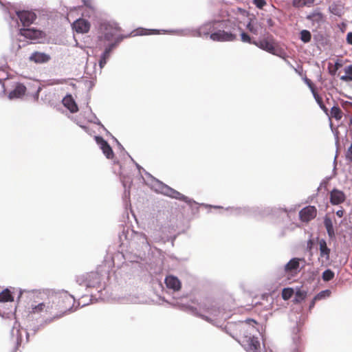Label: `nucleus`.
Here are the masks:
<instances>
[{
	"label": "nucleus",
	"mask_w": 352,
	"mask_h": 352,
	"mask_svg": "<svg viewBox=\"0 0 352 352\" xmlns=\"http://www.w3.org/2000/svg\"><path fill=\"white\" fill-rule=\"evenodd\" d=\"M218 28H221L210 34V38L214 41H233L236 38V32L240 28L234 21L223 20L219 22Z\"/></svg>",
	"instance_id": "nucleus-1"
},
{
	"label": "nucleus",
	"mask_w": 352,
	"mask_h": 352,
	"mask_svg": "<svg viewBox=\"0 0 352 352\" xmlns=\"http://www.w3.org/2000/svg\"><path fill=\"white\" fill-rule=\"evenodd\" d=\"M53 309L59 310L64 313L72 312L77 309L74 308L75 303L74 297L67 292H63L60 294H54L50 296Z\"/></svg>",
	"instance_id": "nucleus-2"
},
{
	"label": "nucleus",
	"mask_w": 352,
	"mask_h": 352,
	"mask_svg": "<svg viewBox=\"0 0 352 352\" xmlns=\"http://www.w3.org/2000/svg\"><path fill=\"white\" fill-rule=\"evenodd\" d=\"M153 188L157 192L161 193L167 197L178 199L180 201H183L189 205H191L192 204H195V201H193L192 199L188 198V197L184 195L177 190L170 188V186H167L166 184L162 183L159 180H156L155 184L154 185Z\"/></svg>",
	"instance_id": "nucleus-3"
},
{
	"label": "nucleus",
	"mask_w": 352,
	"mask_h": 352,
	"mask_svg": "<svg viewBox=\"0 0 352 352\" xmlns=\"http://www.w3.org/2000/svg\"><path fill=\"white\" fill-rule=\"evenodd\" d=\"M77 282L87 288H96L98 292H100L102 289L100 285L101 277L98 272H91L82 275L78 278Z\"/></svg>",
	"instance_id": "nucleus-4"
},
{
	"label": "nucleus",
	"mask_w": 352,
	"mask_h": 352,
	"mask_svg": "<svg viewBox=\"0 0 352 352\" xmlns=\"http://www.w3.org/2000/svg\"><path fill=\"white\" fill-rule=\"evenodd\" d=\"M14 12L15 15H12L10 11L8 12L10 19L16 25H19L18 19H19L24 28L30 26L36 19V14L33 11L15 10Z\"/></svg>",
	"instance_id": "nucleus-5"
},
{
	"label": "nucleus",
	"mask_w": 352,
	"mask_h": 352,
	"mask_svg": "<svg viewBox=\"0 0 352 352\" xmlns=\"http://www.w3.org/2000/svg\"><path fill=\"white\" fill-rule=\"evenodd\" d=\"M192 311L195 315L202 318L203 319L216 326L219 325V322L217 321L218 319L226 318L224 310L220 309L219 307H216L215 306H213L211 308H207L206 311L209 316H205L199 314L196 309H192Z\"/></svg>",
	"instance_id": "nucleus-6"
},
{
	"label": "nucleus",
	"mask_w": 352,
	"mask_h": 352,
	"mask_svg": "<svg viewBox=\"0 0 352 352\" xmlns=\"http://www.w3.org/2000/svg\"><path fill=\"white\" fill-rule=\"evenodd\" d=\"M100 30L102 34L100 38H104L105 41H109L114 38L120 28L116 22H103L100 25Z\"/></svg>",
	"instance_id": "nucleus-7"
},
{
	"label": "nucleus",
	"mask_w": 352,
	"mask_h": 352,
	"mask_svg": "<svg viewBox=\"0 0 352 352\" xmlns=\"http://www.w3.org/2000/svg\"><path fill=\"white\" fill-rule=\"evenodd\" d=\"M306 19L311 23L313 28L318 29L325 22L326 16L320 8H316L306 16Z\"/></svg>",
	"instance_id": "nucleus-8"
},
{
	"label": "nucleus",
	"mask_w": 352,
	"mask_h": 352,
	"mask_svg": "<svg viewBox=\"0 0 352 352\" xmlns=\"http://www.w3.org/2000/svg\"><path fill=\"white\" fill-rule=\"evenodd\" d=\"M129 35L122 36L119 35L115 38V41L109 44L104 49V52L102 53L99 60V66L100 69H102L104 65L107 64L109 58H110L111 53L112 50L116 47V46L120 43L124 38H126Z\"/></svg>",
	"instance_id": "nucleus-9"
},
{
	"label": "nucleus",
	"mask_w": 352,
	"mask_h": 352,
	"mask_svg": "<svg viewBox=\"0 0 352 352\" xmlns=\"http://www.w3.org/2000/svg\"><path fill=\"white\" fill-rule=\"evenodd\" d=\"M252 324H256V321L253 319H247L245 321L240 322L239 324H229L228 325H226L224 328L225 331L230 335L233 338L236 339L235 338V336L230 331L232 329L235 328L237 330L239 331H247L246 328L248 326V328L250 331L254 330V327H253Z\"/></svg>",
	"instance_id": "nucleus-10"
},
{
	"label": "nucleus",
	"mask_w": 352,
	"mask_h": 352,
	"mask_svg": "<svg viewBox=\"0 0 352 352\" xmlns=\"http://www.w3.org/2000/svg\"><path fill=\"white\" fill-rule=\"evenodd\" d=\"M219 22H220V21L216 20L206 22L199 28H197L196 30L194 31L195 36L201 37L202 36L210 35V32L212 30H214L217 28V27H216V25H219Z\"/></svg>",
	"instance_id": "nucleus-11"
},
{
	"label": "nucleus",
	"mask_w": 352,
	"mask_h": 352,
	"mask_svg": "<svg viewBox=\"0 0 352 352\" xmlns=\"http://www.w3.org/2000/svg\"><path fill=\"white\" fill-rule=\"evenodd\" d=\"M20 35L28 38L30 40L36 41L39 38H43L45 34L43 31L37 30L36 28H21L19 30Z\"/></svg>",
	"instance_id": "nucleus-12"
},
{
	"label": "nucleus",
	"mask_w": 352,
	"mask_h": 352,
	"mask_svg": "<svg viewBox=\"0 0 352 352\" xmlns=\"http://www.w3.org/2000/svg\"><path fill=\"white\" fill-rule=\"evenodd\" d=\"M250 333V336L245 335V340L246 344H245V349L247 352H262L261 351L260 342L258 340V338L255 336H251Z\"/></svg>",
	"instance_id": "nucleus-13"
},
{
	"label": "nucleus",
	"mask_w": 352,
	"mask_h": 352,
	"mask_svg": "<svg viewBox=\"0 0 352 352\" xmlns=\"http://www.w3.org/2000/svg\"><path fill=\"white\" fill-rule=\"evenodd\" d=\"M53 310V304H52L50 297L47 300L35 305H32L31 313L41 314L43 312H45L52 314Z\"/></svg>",
	"instance_id": "nucleus-14"
},
{
	"label": "nucleus",
	"mask_w": 352,
	"mask_h": 352,
	"mask_svg": "<svg viewBox=\"0 0 352 352\" xmlns=\"http://www.w3.org/2000/svg\"><path fill=\"white\" fill-rule=\"evenodd\" d=\"M317 214V210L315 206H308L303 208L299 212V217L303 222H309L314 219Z\"/></svg>",
	"instance_id": "nucleus-15"
},
{
	"label": "nucleus",
	"mask_w": 352,
	"mask_h": 352,
	"mask_svg": "<svg viewBox=\"0 0 352 352\" xmlns=\"http://www.w3.org/2000/svg\"><path fill=\"white\" fill-rule=\"evenodd\" d=\"M320 257L319 261H321L322 263H327L330 259L331 249L327 246V243L325 239H320L318 240Z\"/></svg>",
	"instance_id": "nucleus-16"
},
{
	"label": "nucleus",
	"mask_w": 352,
	"mask_h": 352,
	"mask_svg": "<svg viewBox=\"0 0 352 352\" xmlns=\"http://www.w3.org/2000/svg\"><path fill=\"white\" fill-rule=\"evenodd\" d=\"M95 140L107 158L112 159L114 154L108 142L100 136H95Z\"/></svg>",
	"instance_id": "nucleus-17"
},
{
	"label": "nucleus",
	"mask_w": 352,
	"mask_h": 352,
	"mask_svg": "<svg viewBox=\"0 0 352 352\" xmlns=\"http://www.w3.org/2000/svg\"><path fill=\"white\" fill-rule=\"evenodd\" d=\"M72 28L78 33H87L89 31L90 23L84 19H78L73 23Z\"/></svg>",
	"instance_id": "nucleus-18"
},
{
	"label": "nucleus",
	"mask_w": 352,
	"mask_h": 352,
	"mask_svg": "<svg viewBox=\"0 0 352 352\" xmlns=\"http://www.w3.org/2000/svg\"><path fill=\"white\" fill-rule=\"evenodd\" d=\"M253 44L272 54H277V50L273 43L268 40L263 39L258 41H253Z\"/></svg>",
	"instance_id": "nucleus-19"
},
{
	"label": "nucleus",
	"mask_w": 352,
	"mask_h": 352,
	"mask_svg": "<svg viewBox=\"0 0 352 352\" xmlns=\"http://www.w3.org/2000/svg\"><path fill=\"white\" fill-rule=\"evenodd\" d=\"M11 338L14 342V350L12 352H16V349L21 345V334L20 332V324L15 322L12 329L11 330Z\"/></svg>",
	"instance_id": "nucleus-20"
},
{
	"label": "nucleus",
	"mask_w": 352,
	"mask_h": 352,
	"mask_svg": "<svg viewBox=\"0 0 352 352\" xmlns=\"http://www.w3.org/2000/svg\"><path fill=\"white\" fill-rule=\"evenodd\" d=\"M346 196L344 193L336 188L330 192V202L332 205H338L345 201Z\"/></svg>",
	"instance_id": "nucleus-21"
},
{
	"label": "nucleus",
	"mask_w": 352,
	"mask_h": 352,
	"mask_svg": "<svg viewBox=\"0 0 352 352\" xmlns=\"http://www.w3.org/2000/svg\"><path fill=\"white\" fill-rule=\"evenodd\" d=\"M165 284L168 289L174 292L179 291L181 288L182 284L179 278L175 276H167L164 280Z\"/></svg>",
	"instance_id": "nucleus-22"
},
{
	"label": "nucleus",
	"mask_w": 352,
	"mask_h": 352,
	"mask_svg": "<svg viewBox=\"0 0 352 352\" xmlns=\"http://www.w3.org/2000/svg\"><path fill=\"white\" fill-rule=\"evenodd\" d=\"M62 102L63 105L69 109L71 113H76L78 111V105L72 95L67 94L63 98Z\"/></svg>",
	"instance_id": "nucleus-23"
},
{
	"label": "nucleus",
	"mask_w": 352,
	"mask_h": 352,
	"mask_svg": "<svg viewBox=\"0 0 352 352\" xmlns=\"http://www.w3.org/2000/svg\"><path fill=\"white\" fill-rule=\"evenodd\" d=\"M26 87L22 83H18L14 90L10 91L8 94V98L13 100L21 98L25 93Z\"/></svg>",
	"instance_id": "nucleus-24"
},
{
	"label": "nucleus",
	"mask_w": 352,
	"mask_h": 352,
	"mask_svg": "<svg viewBox=\"0 0 352 352\" xmlns=\"http://www.w3.org/2000/svg\"><path fill=\"white\" fill-rule=\"evenodd\" d=\"M134 240H136L139 245H140V248L143 250H148L150 248V245L148 243L147 237L146 234L142 232H135L133 236Z\"/></svg>",
	"instance_id": "nucleus-25"
},
{
	"label": "nucleus",
	"mask_w": 352,
	"mask_h": 352,
	"mask_svg": "<svg viewBox=\"0 0 352 352\" xmlns=\"http://www.w3.org/2000/svg\"><path fill=\"white\" fill-rule=\"evenodd\" d=\"M50 57L49 55L38 52L32 53L30 56V60L36 63H46L50 60Z\"/></svg>",
	"instance_id": "nucleus-26"
},
{
	"label": "nucleus",
	"mask_w": 352,
	"mask_h": 352,
	"mask_svg": "<svg viewBox=\"0 0 352 352\" xmlns=\"http://www.w3.org/2000/svg\"><path fill=\"white\" fill-rule=\"evenodd\" d=\"M231 210V212L234 214H253L254 215H256L257 213H260L258 212V208H250L247 207L244 208H230Z\"/></svg>",
	"instance_id": "nucleus-27"
},
{
	"label": "nucleus",
	"mask_w": 352,
	"mask_h": 352,
	"mask_svg": "<svg viewBox=\"0 0 352 352\" xmlns=\"http://www.w3.org/2000/svg\"><path fill=\"white\" fill-rule=\"evenodd\" d=\"M299 268V259L297 258H292L285 265V271L286 272H296Z\"/></svg>",
	"instance_id": "nucleus-28"
},
{
	"label": "nucleus",
	"mask_w": 352,
	"mask_h": 352,
	"mask_svg": "<svg viewBox=\"0 0 352 352\" xmlns=\"http://www.w3.org/2000/svg\"><path fill=\"white\" fill-rule=\"evenodd\" d=\"M324 225L327 230L328 236L330 238L334 237L335 236V230L333 228L332 220L329 217H325L324 219Z\"/></svg>",
	"instance_id": "nucleus-29"
},
{
	"label": "nucleus",
	"mask_w": 352,
	"mask_h": 352,
	"mask_svg": "<svg viewBox=\"0 0 352 352\" xmlns=\"http://www.w3.org/2000/svg\"><path fill=\"white\" fill-rule=\"evenodd\" d=\"M315 0H293L292 5L294 8H300L303 7H311L314 3Z\"/></svg>",
	"instance_id": "nucleus-30"
},
{
	"label": "nucleus",
	"mask_w": 352,
	"mask_h": 352,
	"mask_svg": "<svg viewBox=\"0 0 352 352\" xmlns=\"http://www.w3.org/2000/svg\"><path fill=\"white\" fill-rule=\"evenodd\" d=\"M84 6L89 9L87 11V14L85 13L86 11L84 12V15L87 16L89 17L91 16V14H94L95 12V5L92 0H82Z\"/></svg>",
	"instance_id": "nucleus-31"
},
{
	"label": "nucleus",
	"mask_w": 352,
	"mask_h": 352,
	"mask_svg": "<svg viewBox=\"0 0 352 352\" xmlns=\"http://www.w3.org/2000/svg\"><path fill=\"white\" fill-rule=\"evenodd\" d=\"M329 12L336 16H340L342 14V7L341 5L333 3L329 7Z\"/></svg>",
	"instance_id": "nucleus-32"
},
{
	"label": "nucleus",
	"mask_w": 352,
	"mask_h": 352,
	"mask_svg": "<svg viewBox=\"0 0 352 352\" xmlns=\"http://www.w3.org/2000/svg\"><path fill=\"white\" fill-rule=\"evenodd\" d=\"M345 75L340 77V80L344 82L352 81V65L345 67Z\"/></svg>",
	"instance_id": "nucleus-33"
},
{
	"label": "nucleus",
	"mask_w": 352,
	"mask_h": 352,
	"mask_svg": "<svg viewBox=\"0 0 352 352\" xmlns=\"http://www.w3.org/2000/svg\"><path fill=\"white\" fill-rule=\"evenodd\" d=\"M14 298L9 291V289H6L3 292L0 293V302H10L13 301Z\"/></svg>",
	"instance_id": "nucleus-34"
},
{
	"label": "nucleus",
	"mask_w": 352,
	"mask_h": 352,
	"mask_svg": "<svg viewBox=\"0 0 352 352\" xmlns=\"http://www.w3.org/2000/svg\"><path fill=\"white\" fill-rule=\"evenodd\" d=\"M300 39L304 43H307L311 41V34L307 30H302L300 32Z\"/></svg>",
	"instance_id": "nucleus-35"
},
{
	"label": "nucleus",
	"mask_w": 352,
	"mask_h": 352,
	"mask_svg": "<svg viewBox=\"0 0 352 352\" xmlns=\"http://www.w3.org/2000/svg\"><path fill=\"white\" fill-rule=\"evenodd\" d=\"M307 296V292L301 289H298L295 293L294 301L300 302L304 300Z\"/></svg>",
	"instance_id": "nucleus-36"
},
{
	"label": "nucleus",
	"mask_w": 352,
	"mask_h": 352,
	"mask_svg": "<svg viewBox=\"0 0 352 352\" xmlns=\"http://www.w3.org/2000/svg\"><path fill=\"white\" fill-rule=\"evenodd\" d=\"M196 30V29H183V30H177L171 31L172 32H175L177 34L180 36H195L194 35V31Z\"/></svg>",
	"instance_id": "nucleus-37"
},
{
	"label": "nucleus",
	"mask_w": 352,
	"mask_h": 352,
	"mask_svg": "<svg viewBox=\"0 0 352 352\" xmlns=\"http://www.w3.org/2000/svg\"><path fill=\"white\" fill-rule=\"evenodd\" d=\"M331 291L329 289H325L320 292L314 296L315 300H321L330 296Z\"/></svg>",
	"instance_id": "nucleus-38"
},
{
	"label": "nucleus",
	"mask_w": 352,
	"mask_h": 352,
	"mask_svg": "<svg viewBox=\"0 0 352 352\" xmlns=\"http://www.w3.org/2000/svg\"><path fill=\"white\" fill-rule=\"evenodd\" d=\"M334 272L331 270L327 269L323 272L322 278L324 281L328 282L334 278Z\"/></svg>",
	"instance_id": "nucleus-39"
},
{
	"label": "nucleus",
	"mask_w": 352,
	"mask_h": 352,
	"mask_svg": "<svg viewBox=\"0 0 352 352\" xmlns=\"http://www.w3.org/2000/svg\"><path fill=\"white\" fill-rule=\"evenodd\" d=\"M331 114L336 120H339L342 118V111L339 107L333 106L331 109Z\"/></svg>",
	"instance_id": "nucleus-40"
},
{
	"label": "nucleus",
	"mask_w": 352,
	"mask_h": 352,
	"mask_svg": "<svg viewBox=\"0 0 352 352\" xmlns=\"http://www.w3.org/2000/svg\"><path fill=\"white\" fill-rule=\"evenodd\" d=\"M313 95L316 101L320 106V109H322L325 113L328 114V109L323 104L322 99L321 98V97H320L319 95L316 91L313 93Z\"/></svg>",
	"instance_id": "nucleus-41"
},
{
	"label": "nucleus",
	"mask_w": 352,
	"mask_h": 352,
	"mask_svg": "<svg viewBox=\"0 0 352 352\" xmlns=\"http://www.w3.org/2000/svg\"><path fill=\"white\" fill-rule=\"evenodd\" d=\"M157 32H158V30H155V29H153V30L139 29V30H136V33L134 34V36L156 34Z\"/></svg>",
	"instance_id": "nucleus-42"
},
{
	"label": "nucleus",
	"mask_w": 352,
	"mask_h": 352,
	"mask_svg": "<svg viewBox=\"0 0 352 352\" xmlns=\"http://www.w3.org/2000/svg\"><path fill=\"white\" fill-rule=\"evenodd\" d=\"M294 294V290L292 288H285L282 292V297L284 300L289 299Z\"/></svg>",
	"instance_id": "nucleus-43"
},
{
	"label": "nucleus",
	"mask_w": 352,
	"mask_h": 352,
	"mask_svg": "<svg viewBox=\"0 0 352 352\" xmlns=\"http://www.w3.org/2000/svg\"><path fill=\"white\" fill-rule=\"evenodd\" d=\"M329 125H330L331 129L332 132L333 133V135L335 137L336 144L337 146H338V145H339V131L337 129H333L331 122H330Z\"/></svg>",
	"instance_id": "nucleus-44"
},
{
	"label": "nucleus",
	"mask_w": 352,
	"mask_h": 352,
	"mask_svg": "<svg viewBox=\"0 0 352 352\" xmlns=\"http://www.w3.org/2000/svg\"><path fill=\"white\" fill-rule=\"evenodd\" d=\"M241 41L244 43H252L251 37L245 32H242L241 34Z\"/></svg>",
	"instance_id": "nucleus-45"
},
{
	"label": "nucleus",
	"mask_w": 352,
	"mask_h": 352,
	"mask_svg": "<svg viewBox=\"0 0 352 352\" xmlns=\"http://www.w3.org/2000/svg\"><path fill=\"white\" fill-rule=\"evenodd\" d=\"M276 56H278L282 58H283L285 60V61L287 63V64H288L289 65L293 67L291 64V63L286 59V54L284 51L283 50H277V54H275Z\"/></svg>",
	"instance_id": "nucleus-46"
},
{
	"label": "nucleus",
	"mask_w": 352,
	"mask_h": 352,
	"mask_svg": "<svg viewBox=\"0 0 352 352\" xmlns=\"http://www.w3.org/2000/svg\"><path fill=\"white\" fill-rule=\"evenodd\" d=\"M253 3L259 9H262L266 5L265 0H253Z\"/></svg>",
	"instance_id": "nucleus-47"
},
{
	"label": "nucleus",
	"mask_w": 352,
	"mask_h": 352,
	"mask_svg": "<svg viewBox=\"0 0 352 352\" xmlns=\"http://www.w3.org/2000/svg\"><path fill=\"white\" fill-rule=\"evenodd\" d=\"M122 185H123V187L124 188V197L126 198V197H129V195H130V185H129L127 186L126 185V182L125 181H122Z\"/></svg>",
	"instance_id": "nucleus-48"
},
{
	"label": "nucleus",
	"mask_w": 352,
	"mask_h": 352,
	"mask_svg": "<svg viewBox=\"0 0 352 352\" xmlns=\"http://www.w3.org/2000/svg\"><path fill=\"white\" fill-rule=\"evenodd\" d=\"M346 159L350 162H352V144L346 152Z\"/></svg>",
	"instance_id": "nucleus-49"
},
{
	"label": "nucleus",
	"mask_w": 352,
	"mask_h": 352,
	"mask_svg": "<svg viewBox=\"0 0 352 352\" xmlns=\"http://www.w3.org/2000/svg\"><path fill=\"white\" fill-rule=\"evenodd\" d=\"M247 28L249 30L250 32L254 34H257V29L255 28L254 24H252L251 22H249L247 25Z\"/></svg>",
	"instance_id": "nucleus-50"
},
{
	"label": "nucleus",
	"mask_w": 352,
	"mask_h": 352,
	"mask_svg": "<svg viewBox=\"0 0 352 352\" xmlns=\"http://www.w3.org/2000/svg\"><path fill=\"white\" fill-rule=\"evenodd\" d=\"M89 122H93L96 124H98V125H100L101 126L103 129H104V126L101 124L100 121L99 120V119L95 116V115H93L92 116V118H90L89 120Z\"/></svg>",
	"instance_id": "nucleus-51"
},
{
	"label": "nucleus",
	"mask_w": 352,
	"mask_h": 352,
	"mask_svg": "<svg viewBox=\"0 0 352 352\" xmlns=\"http://www.w3.org/2000/svg\"><path fill=\"white\" fill-rule=\"evenodd\" d=\"M304 80H305V82L307 84V85L311 89L312 94L314 92H315V90H314V88L313 87V84H312V82L311 81V80H309L307 78H305Z\"/></svg>",
	"instance_id": "nucleus-52"
},
{
	"label": "nucleus",
	"mask_w": 352,
	"mask_h": 352,
	"mask_svg": "<svg viewBox=\"0 0 352 352\" xmlns=\"http://www.w3.org/2000/svg\"><path fill=\"white\" fill-rule=\"evenodd\" d=\"M346 42L350 44V45H352V32H349L346 35Z\"/></svg>",
	"instance_id": "nucleus-53"
},
{
	"label": "nucleus",
	"mask_w": 352,
	"mask_h": 352,
	"mask_svg": "<svg viewBox=\"0 0 352 352\" xmlns=\"http://www.w3.org/2000/svg\"><path fill=\"white\" fill-rule=\"evenodd\" d=\"M341 66V65L338 63V62H336L335 63V67H336V69L334 71H331V70H329V73L331 74V75H334L336 74V72L337 69H338V68Z\"/></svg>",
	"instance_id": "nucleus-54"
},
{
	"label": "nucleus",
	"mask_w": 352,
	"mask_h": 352,
	"mask_svg": "<svg viewBox=\"0 0 352 352\" xmlns=\"http://www.w3.org/2000/svg\"><path fill=\"white\" fill-rule=\"evenodd\" d=\"M313 245H314V242L311 239H309L308 241H307V249H309V250H311L312 247H313Z\"/></svg>",
	"instance_id": "nucleus-55"
},
{
	"label": "nucleus",
	"mask_w": 352,
	"mask_h": 352,
	"mask_svg": "<svg viewBox=\"0 0 352 352\" xmlns=\"http://www.w3.org/2000/svg\"><path fill=\"white\" fill-rule=\"evenodd\" d=\"M344 210L340 209L336 211V215L339 217H342L344 215Z\"/></svg>",
	"instance_id": "nucleus-56"
},
{
	"label": "nucleus",
	"mask_w": 352,
	"mask_h": 352,
	"mask_svg": "<svg viewBox=\"0 0 352 352\" xmlns=\"http://www.w3.org/2000/svg\"><path fill=\"white\" fill-rule=\"evenodd\" d=\"M316 301L317 300H314V298L312 299V300L311 301L309 306V310H311V309H313L314 307Z\"/></svg>",
	"instance_id": "nucleus-57"
},
{
	"label": "nucleus",
	"mask_w": 352,
	"mask_h": 352,
	"mask_svg": "<svg viewBox=\"0 0 352 352\" xmlns=\"http://www.w3.org/2000/svg\"><path fill=\"white\" fill-rule=\"evenodd\" d=\"M80 304H82V307H84V306L87 305L88 303H87L85 302H80V301H79L78 302V306H80Z\"/></svg>",
	"instance_id": "nucleus-58"
},
{
	"label": "nucleus",
	"mask_w": 352,
	"mask_h": 352,
	"mask_svg": "<svg viewBox=\"0 0 352 352\" xmlns=\"http://www.w3.org/2000/svg\"><path fill=\"white\" fill-rule=\"evenodd\" d=\"M115 140H116V142H117V144H118V147H119L120 148H121V149L124 150V148H123L122 145V144H120V142H119L116 139H115Z\"/></svg>",
	"instance_id": "nucleus-59"
},
{
	"label": "nucleus",
	"mask_w": 352,
	"mask_h": 352,
	"mask_svg": "<svg viewBox=\"0 0 352 352\" xmlns=\"http://www.w3.org/2000/svg\"><path fill=\"white\" fill-rule=\"evenodd\" d=\"M23 293V291L20 290V292H19V297H18L19 298H20L21 297V296H22Z\"/></svg>",
	"instance_id": "nucleus-60"
},
{
	"label": "nucleus",
	"mask_w": 352,
	"mask_h": 352,
	"mask_svg": "<svg viewBox=\"0 0 352 352\" xmlns=\"http://www.w3.org/2000/svg\"><path fill=\"white\" fill-rule=\"evenodd\" d=\"M135 165L139 170L142 168V167L138 164L135 163Z\"/></svg>",
	"instance_id": "nucleus-61"
},
{
	"label": "nucleus",
	"mask_w": 352,
	"mask_h": 352,
	"mask_svg": "<svg viewBox=\"0 0 352 352\" xmlns=\"http://www.w3.org/2000/svg\"><path fill=\"white\" fill-rule=\"evenodd\" d=\"M79 126H80L81 128L84 129L85 130L87 129V127H86L85 126L80 125V124H79Z\"/></svg>",
	"instance_id": "nucleus-62"
},
{
	"label": "nucleus",
	"mask_w": 352,
	"mask_h": 352,
	"mask_svg": "<svg viewBox=\"0 0 352 352\" xmlns=\"http://www.w3.org/2000/svg\"><path fill=\"white\" fill-rule=\"evenodd\" d=\"M346 104H349V105H351L352 107V102H346Z\"/></svg>",
	"instance_id": "nucleus-63"
},
{
	"label": "nucleus",
	"mask_w": 352,
	"mask_h": 352,
	"mask_svg": "<svg viewBox=\"0 0 352 352\" xmlns=\"http://www.w3.org/2000/svg\"><path fill=\"white\" fill-rule=\"evenodd\" d=\"M350 124L352 125V117L350 118Z\"/></svg>",
	"instance_id": "nucleus-64"
}]
</instances>
